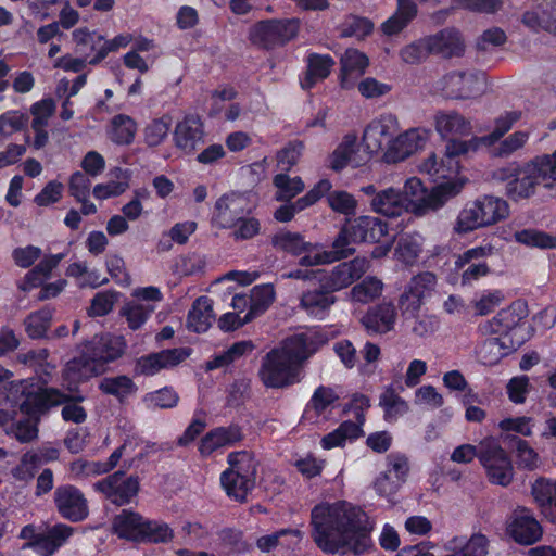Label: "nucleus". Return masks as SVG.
<instances>
[{
  "label": "nucleus",
  "instance_id": "obj_1",
  "mask_svg": "<svg viewBox=\"0 0 556 556\" xmlns=\"http://www.w3.org/2000/svg\"><path fill=\"white\" fill-rule=\"evenodd\" d=\"M311 523L314 542L326 553L361 555L371 546L374 525L362 508L351 503L316 505Z\"/></svg>",
  "mask_w": 556,
  "mask_h": 556
},
{
  "label": "nucleus",
  "instance_id": "obj_2",
  "mask_svg": "<svg viewBox=\"0 0 556 556\" xmlns=\"http://www.w3.org/2000/svg\"><path fill=\"white\" fill-rule=\"evenodd\" d=\"M126 349L123 336H94L79 348V355L67 362L62 378L70 391L104 372L106 364L119 358Z\"/></svg>",
  "mask_w": 556,
  "mask_h": 556
},
{
  "label": "nucleus",
  "instance_id": "obj_3",
  "mask_svg": "<svg viewBox=\"0 0 556 556\" xmlns=\"http://www.w3.org/2000/svg\"><path fill=\"white\" fill-rule=\"evenodd\" d=\"M314 350L304 334L293 336L276 349L269 351L262 359L258 376L267 388L279 389L291 386L299 380V368Z\"/></svg>",
  "mask_w": 556,
  "mask_h": 556
},
{
  "label": "nucleus",
  "instance_id": "obj_4",
  "mask_svg": "<svg viewBox=\"0 0 556 556\" xmlns=\"http://www.w3.org/2000/svg\"><path fill=\"white\" fill-rule=\"evenodd\" d=\"M63 387L70 394L63 393L55 388H39L36 391L27 390L25 381H21L11 387V394L13 392H21L22 399L16 401V405L21 412L28 416L35 415L41 410L48 409L52 406L63 404L62 417L65 421L81 424L87 418V413L78 403L84 400L80 394H74L64 384ZM77 389L75 390V392Z\"/></svg>",
  "mask_w": 556,
  "mask_h": 556
},
{
  "label": "nucleus",
  "instance_id": "obj_5",
  "mask_svg": "<svg viewBox=\"0 0 556 556\" xmlns=\"http://www.w3.org/2000/svg\"><path fill=\"white\" fill-rule=\"evenodd\" d=\"M515 177L506 184V194L513 201L527 200L540 188L551 190L556 186V150L518 166Z\"/></svg>",
  "mask_w": 556,
  "mask_h": 556
},
{
  "label": "nucleus",
  "instance_id": "obj_6",
  "mask_svg": "<svg viewBox=\"0 0 556 556\" xmlns=\"http://www.w3.org/2000/svg\"><path fill=\"white\" fill-rule=\"evenodd\" d=\"M509 204L494 195H483L467 203L458 213L454 231L466 235L477 229L493 226L509 216Z\"/></svg>",
  "mask_w": 556,
  "mask_h": 556
},
{
  "label": "nucleus",
  "instance_id": "obj_7",
  "mask_svg": "<svg viewBox=\"0 0 556 556\" xmlns=\"http://www.w3.org/2000/svg\"><path fill=\"white\" fill-rule=\"evenodd\" d=\"M464 185V180L444 181L427 192L418 177H410L406 179L401 191L402 197L408 202V211L417 216H422L442 207L451 198L460 192Z\"/></svg>",
  "mask_w": 556,
  "mask_h": 556
},
{
  "label": "nucleus",
  "instance_id": "obj_8",
  "mask_svg": "<svg viewBox=\"0 0 556 556\" xmlns=\"http://www.w3.org/2000/svg\"><path fill=\"white\" fill-rule=\"evenodd\" d=\"M469 151L473 150L468 140H447L444 154L439 156L430 153L418 165L419 172L428 175L433 181L464 180L466 182V179L457 177L460 168L458 157Z\"/></svg>",
  "mask_w": 556,
  "mask_h": 556
},
{
  "label": "nucleus",
  "instance_id": "obj_9",
  "mask_svg": "<svg viewBox=\"0 0 556 556\" xmlns=\"http://www.w3.org/2000/svg\"><path fill=\"white\" fill-rule=\"evenodd\" d=\"M479 462L491 484L508 486L515 476L513 462L497 439L484 438L480 441Z\"/></svg>",
  "mask_w": 556,
  "mask_h": 556
},
{
  "label": "nucleus",
  "instance_id": "obj_10",
  "mask_svg": "<svg viewBox=\"0 0 556 556\" xmlns=\"http://www.w3.org/2000/svg\"><path fill=\"white\" fill-rule=\"evenodd\" d=\"M438 90L450 99L467 100L482 96L486 90L485 76L475 71H452L438 83Z\"/></svg>",
  "mask_w": 556,
  "mask_h": 556
},
{
  "label": "nucleus",
  "instance_id": "obj_11",
  "mask_svg": "<svg viewBox=\"0 0 556 556\" xmlns=\"http://www.w3.org/2000/svg\"><path fill=\"white\" fill-rule=\"evenodd\" d=\"M299 29L298 18L265 20L251 27L250 39L256 46L273 49L294 39Z\"/></svg>",
  "mask_w": 556,
  "mask_h": 556
},
{
  "label": "nucleus",
  "instance_id": "obj_12",
  "mask_svg": "<svg viewBox=\"0 0 556 556\" xmlns=\"http://www.w3.org/2000/svg\"><path fill=\"white\" fill-rule=\"evenodd\" d=\"M370 268V263L365 257H355L336 265L330 271H321L318 281L320 288L328 292H338L346 289L357 281Z\"/></svg>",
  "mask_w": 556,
  "mask_h": 556
},
{
  "label": "nucleus",
  "instance_id": "obj_13",
  "mask_svg": "<svg viewBox=\"0 0 556 556\" xmlns=\"http://www.w3.org/2000/svg\"><path fill=\"white\" fill-rule=\"evenodd\" d=\"M496 249L491 243L476 245L464 251L455 260V268L464 269L462 273V285L469 286L490 273V266L485 258L494 255Z\"/></svg>",
  "mask_w": 556,
  "mask_h": 556
},
{
  "label": "nucleus",
  "instance_id": "obj_14",
  "mask_svg": "<svg viewBox=\"0 0 556 556\" xmlns=\"http://www.w3.org/2000/svg\"><path fill=\"white\" fill-rule=\"evenodd\" d=\"M400 131L395 115L383 113L369 122L363 132V143L369 153H384L393 137Z\"/></svg>",
  "mask_w": 556,
  "mask_h": 556
},
{
  "label": "nucleus",
  "instance_id": "obj_15",
  "mask_svg": "<svg viewBox=\"0 0 556 556\" xmlns=\"http://www.w3.org/2000/svg\"><path fill=\"white\" fill-rule=\"evenodd\" d=\"M527 316V304L522 301H515L498 311L491 319L482 321L478 326L477 332L480 337L497 336L503 338L518 327Z\"/></svg>",
  "mask_w": 556,
  "mask_h": 556
},
{
  "label": "nucleus",
  "instance_id": "obj_16",
  "mask_svg": "<svg viewBox=\"0 0 556 556\" xmlns=\"http://www.w3.org/2000/svg\"><path fill=\"white\" fill-rule=\"evenodd\" d=\"M429 135L430 131L425 128H410L404 132H397L390 146L386 148L382 154L383 161L389 164L405 161L426 146Z\"/></svg>",
  "mask_w": 556,
  "mask_h": 556
},
{
  "label": "nucleus",
  "instance_id": "obj_17",
  "mask_svg": "<svg viewBox=\"0 0 556 556\" xmlns=\"http://www.w3.org/2000/svg\"><path fill=\"white\" fill-rule=\"evenodd\" d=\"M506 535L520 545L536 543L543 529L533 514L527 508L516 509L506 521Z\"/></svg>",
  "mask_w": 556,
  "mask_h": 556
},
{
  "label": "nucleus",
  "instance_id": "obj_18",
  "mask_svg": "<svg viewBox=\"0 0 556 556\" xmlns=\"http://www.w3.org/2000/svg\"><path fill=\"white\" fill-rule=\"evenodd\" d=\"M93 488L104 494L113 504L126 505L137 495L139 481L132 476H126L122 471H116L96 482Z\"/></svg>",
  "mask_w": 556,
  "mask_h": 556
},
{
  "label": "nucleus",
  "instance_id": "obj_19",
  "mask_svg": "<svg viewBox=\"0 0 556 556\" xmlns=\"http://www.w3.org/2000/svg\"><path fill=\"white\" fill-rule=\"evenodd\" d=\"M248 195L230 192L222 195L215 203L213 223L219 228H231L252 211Z\"/></svg>",
  "mask_w": 556,
  "mask_h": 556
},
{
  "label": "nucleus",
  "instance_id": "obj_20",
  "mask_svg": "<svg viewBox=\"0 0 556 556\" xmlns=\"http://www.w3.org/2000/svg\"><path fill=\"white\" fill-rule=\"evenodd\" d=\"M437 286V277L430 271L414 276L399 299L403 314L415 315L424 304L425 299L431 295Z\"/></svg>",
  "mask_w": 556,
  "mask_h": 556
},
{
  "label": "nucleus",
  "instance_id": "obj_21",
  "mask_svg": "<svg viewBox=\"0 0 556 556\" xmlns=\"http://www.w3.org/2000/svg\"><path fill=\"white\" fill-rule=\"evenodd\" d=\"M54 503L60 515L77 522L87 518L88 503L83 492L74 485H61L54 492Z\"/></svg>",
  "mask_w": 556,
  "mask_h": 556
},
{
  "label": "nucleus",
  "instance_id": "obj_22",
  "mask_svg": "<svg viewBox=\"0 0 556 556\" xmlns=\"http://www.w3.org/2000/svg\"><path fill=\"white\" fill-rule=\"evenodd\" d=\"M388 468L381 472L374 482V488L380 496H391L399 491L406 481L409 471L407 458L403 455L388 456Z\"/></svg>",
  "mask_w": 556,
  "mask_h": 556
},
{
  "label": "nucleus",
  "instance_id": "obj_23",
  "mask_svg": "<svg viewBox=\"0 0 556 556\" xmlns=\"http://www.w3.org/2000/svg\"><path fill=\"white\" fill-rule=\"evenodd\" d=\"M189 354V350L177 348L141 356L136 363V370L140 375L153 376L162 369H167L180 364Z\"/></svg>",
  "mask_w": 556,
  "mask_h": 556
},
{
  "label": "nucleus",
  "instance_id": "obj_24",
  "mask_svg": "<svg viewBox=\"0 0 556 556\" xmlns=\"http://www.w3.org/2000/svg\"><path fill=\"white\" fill-rule=\"evenodd\" d=\"M273 243L275 247L289 252L293 255L301 256L299 264L301 266H317L320 263H313L312 256H315L319 252V244H313L304 241L300 233L295 232H279L274 239Z\"/></svg>",
  "mask_w": 556,
  "mask_h": 556
},
{
  "label": "nucleus",
  "instance_id": "obj_25",
  "mask_svg": "<svg viewBox=\"0 0 556 556\" xmlns=\"http://www.w3.org/2000/svg\"><path fill=\"white\" fill-rule=\"evenodd\" d=\"M72 39L75 51L85 58H89V64H98L105 58L104 36L88 27H79L73 30Z\"/></svg>",
  "mask_w": 556,
  "mask_h": 556
},
{
  "label": "nucleus",
  "instance_id": "obj_26",
  "mask_svg": "<svg viewBox=\"0 0 556 556\" xmlns=\"http://www.w3.org/2000/svg\"><path fill=\"white\" fill-rule=\"evenodd\" d=\"M397 312L392 301H383L369 308L362 318V324L370 333L383 334L391 331L396 323Z\"/></svg>",
  "mask_w": 556,
  "mask_h": 556
},
{
  "label": "nucleus",
  "instance_id": "obj_27",
  "mask_svg": "<svg viewBox=\"0 0 556 556\" xmlns=\"http://www.w3.org/2000/svg\"><path fill=\"white\" fill-rule=\"evenodd\" d=\"M203 125L199 116L187 115L177 123L173 139L175 146L186 153L193 152L203 142Z\"/></svg>",
  "mask_w": 556,
  "mask_h": 556
},
{
  "label": "nucleus",
  "instance_id": "obj_28",
  "mask_svg": "<svg viewBox=\"0 0 556 556\" xmlns=\"http://www.w3.org/2000/svg\"><path fill=\"white\" fill-rule=\"evenodd\" d=\"M369 66L368 56L357 49L349 48L340 58V86L349 90L355 86L356 79L362 76Z\"/></svg>",
  "mask_w": 556,
  "mask_h": 556
},
{
  "label": "nucleus",
  "instance_id": "obj_29",
  "mask_svg": "<svg viewBox=\"0 0 556 556\" xmlns=\"http://www.w3.org/2000/svg\"><path fill=\"white\" fill-rule=\"evenodd\" d=\"M434 128L443 139L469 136L472 131L471 121L457 111H439L434 115Z\"/></svg>",
  "mask_w": 556,
  "mask_h": 556
},
{
  "label": "nucleus",
  "instance_id": "obj_30",
  "mask_svg": "<svg viewBox=\"0 0 556 556\" xmlns=\"http://www.w3.org/2000/svg\"><path fill=\"white\" fill-rule=\"evenodd\" d=\"M357 243H376L388 235V225L378 217L362 215L346 222Z\"/></svg>",
  "mask_w": 556,
  "mask_h": 556
},
{
  "label": "nucleus",
  "instance_id": "obj_31",
  "mask_svg": "<svg viewBox=\"0 0 556 556\" xmlns=\"http://www.w3.org/2000/svg\"><path fill=\"white\" fill-rule=\"evenodd\" d=\"M243 440L240 427H218L207 432L200 441L199 452L202 456H210L219 448L230 447Z\"/></svg>",
  "mask_w": 556,
  "mask_h": 556
},
{
  "label": "nucleus",
  "instance_id": "obj_32",
  "mask_svg": "<svg viewBox=\"0 0 556 556\" xmlns=\"http://www.w3.org/2000/svg\"><path fill=\"white\" fill-rule=\"evenodd\" d=\"M354 244H357V242L356 240H353L351 229L345 223L334 238L331 244L332 249L330 251L324 250L319 244L318 254L312 256L314 260L313 263H320V265H324L348 258L355 253Z\"/></svg>",
  "mask_w": 556,
  "mask_h": 556
},
{
  "label": "nucleus",
  "instance_id": "obj_33",
  "mask_svg": "<svg viewBox=\"0 0 556 556\" xmlns=\"http://www.w3.org/2000/svg\"><path fill=\"white\" fill-rule=\"evenodd\" d=\"M407 203L402 197V191L393 187L379 190V194H375V199L369 201L370 208L375 213L389 218L408 213Z\"/></svg>",
  "mask_w": 556,
  "mask_h": 556
},
{
  "label": "nucleus",
  "instance_id": "obj_34",
  "mask_svg": "<svg viewBox=\"0 0 556 556\" xmlns=\"http://www.w3.org/2000/svg\"><path fill=\"white\" fill-rule=\"evenodd\" d=\"M443 556H488L489 540L482 533H473L470 538L455 536L445 545Z\"/></svg>",
  "mask_w": 556,
  "mask_h": 556
},
{
  "label": "nucleus",
  "instance_id": "obj_35",
  "mask_svg": "<svg viewBox=\"0 0 556 556\" xmlns=\"http://www.w3.org/2000/svg\"><path fill=\"white\" fill-rule=\"evenodd\" d=\"M531 494L542 515L556 525V480L536 479L532 483Z\"/></svg>",
  "mask_w": 556,
  "mask_h": 556
},
{
  "label": "nucleus",
  "instance_id": "obj_36",
  "mask_svg": "<svg viewBox=\"0 0 556 556\" xmlns=\"http://www.w3.org/2000/svg\"><path fill=\"white\" fill-rule=\"evenodd\" d=\"M339 400L332 388L320 386L315 391L307 405L305 415L315 422L327 420Z\"/></svg>",
  "mask_w": 556,
  "mask_h": 556
},
{
  "label": "nucleus",
  "instance_id": "obj_37",
  "mask_svg": "<svg viewBox=\"0 0 556 556\" xmlns=\"http://www.w3.org/2000/svg\"><path fill=\"white\" fill-rule=\"evenodd\" d=\"M555 12L554 4H540L525 11L521 15V23L531 33L546 31L554 34V29H556L554 25Z\"/></svg>",
  "mask_w": 556,
  "mask_h": 556
},
{
  "label": "nucleus",
  "instance_id": "obj_38",
  "mask_svg": "<svg viewBox=\"0 0 556 556\" xmlns=\"http://www.w3.org/2000/svg\"><path fill=\"white\" fill-rule=\"evenodd\" d=\"M330 292L321 290H308L300 298V308L308 316L324 319L330 307L334 304L336 298Z\"/></svg>",
  "mask_w": 556,
  "mask_h": 556
},
{
  "label": "nucleus",
  "instance_id": "obj_39",
  "mask_svg": "<svg viewBox=\"0 0 556 556\" xmlns=\"http://www.w3.org/2000/svg\"><path fill=\"white\" fill-rule=\"evenodd\" d=\"M146 519L136 511L124 509L113 519L112 527L114 533L119 538L139 541L142 536Z\"/></svg>",
  "mask_w": 556,
  "mask_h": 556
},
{
  "label": "nucleus",
  "instance_id": "obj_40",
  "mask_svg": "<svg viewBox=\"0 0 556 556\" xmlns=\"http://www.w3.org/2000/svg\"><path fill=\"white\" fill-rule=\"evenodd\" d=\"M432 53L444 56L458 55L464 51V40L460 33L454 28H446L435 35L428 36Z\"/></svg>",
  "mask_w": 556,
  "mask_h": 556
},
{
  "label": "nucleus",
  "instance_id": "obj_41",
  "mask_svg": "<svg viewBox=\"0 0 556 556\" xmlns=\"http://www.w3.org/2000/svg\"><path fill=\"white\" fill-rule=\"evenodd\" d=\"M334 65L329 54L311 53L307 56V72L301 80L303 89H311L316 83L326 79Z\"/></svg>",
  "mask_w": 556,
  "mask_h": 556
},
{
  "label": "nucleus",
  "instance_id": "obj_42",
  "mask_svg": "<svg viewBox=\"0 0 556 556\" xmlns=\"http://www.w3.org/2000/svg\"><path fill=\"white\" fill-rule=\"evenodd\" d=\"M214 319L212 300L207 296H200L188 313L187 327L198 333L205 332Z\"/></svg>",
  "mask_w": 556,
  "mask_h": 556
},
{
  "label": "nucleus",
  "instance_id": "obj_43",
  "mask_svg": "<svg viewBox=\"0 0 556 556\" xmlns=\"http://www.w3.org/2000/svg\"><path fill=\"white\" fill-rule=\"evenodd\" d=\"M520 118V111L504 112L495 119V127L490 135L483 137H472L468 140V142L472 147L473 151L477 150L481 144L491 146L500 140L505 134H507Z\"/></svg>",
  "mask_w": 556,
  "mask_h": 556
},
{
  "label": "nucleus",
  "instance_id": "obj_44",
  "mask_svg": "<svg viewBox=\"0 0 556 556\" xmlns=\"http://www.w3.org/2000/svg\"><path fill=\"white\" fill-rule=\"evenodd\" d=\"M417 7L413 0H397V9L381 28L383 34L393 36L402 31L416 16Z\"/></svg>",
  "mask_w": 556,
  "mask_h": 556
},
{
  "label": "nucleus",
  "instance_id": "obj_45",
  "mask_svg": "<svg viewBox=\"0 0 556 556\" xmlns=\"http://www.w3.org/2000/svg\"><path fill=\"white\" fill-rule=\"evenodd\" d=\"M363 429L359 424L344 421L337 429L324 435L320 440V446L324 450L343 447L346 443L353 442L363 435Z\"/></svg>",
  "mask_w": 556,
  "mask_h": 556
},
{
  "label": "nucleus",
  "instance_id": "obj_46",
  "mask_svg": "<svg viewBox=\"0 0 556 556\" xmlns=\"http://www.w3.org/2000/svg\"><path fill=\"white\" fill-rule=\"evenodd\" d=\"M379 407L387 422H395L409 410L408 403L392 387H388L379 396Z\"/></svg>",
  "mask_w": 556,
  "mask_h": 556
},
{
  "label": "nucleus",
  "instance_id": "obj_47",
  "mask_svg": "<svg viewBox=\"0 0 556 556\" xmlns=\"http://www.w3.org/2000/svg\"><path fill=\"white\" fill-rule=\"evenodd\" d=\"M424 239L419 233H405L400 237L395 250V258L405 264L414 265L422 250Z\"/></svg>",
  "mask_w": 556,
  "mask_h": 556
},
{
  "label": "nucleus",
  "instance_id": "obj_48",
  "mask_svg": "<svg viewBox=\"0 0 556 556\" xmlns=\"http://www.w3.org/2000/svg\"><path fill=\"white\" fill-rule=\"evenodd\" d=\"M384 283L376 276H367L361 282L352 287L349 296L352 302L367 304L380 298Z\"/></svg>",
  "mask_w": 556,
  "mask_h": 556
},
{
  "label": "nucleus",
  "instance_id": "obj_49",
  "mask_svg": "<svg viewBox=\"0 0 556 556\" xmlns=\"http://www.w3.org/2000/svg\"><path fill=\"white\" fill-rule=\"evenodd\" d=\"M482 341L476 349L479 362L486 366L497 364L507 353V346L497 336L481 337Z\"/></svg>",
  "mask_w": 556,
  "mask_h": 556
},
{
  "label": "nucleus",
  "instance_id": "obj_50",
  "mask_svg": "<svg viewBox=\"0 0 556 556\" xmlns=\"http://www.w3.org/2000/svg\"><path fill=\"white\" fill-rule=\"evenodd\" d=\"M275 289L270 283L255 286L250 293V309L245 314V321H251L263 314L275 301Z\"/></svg>",
  "mask_w": 556,
  "mask_h": 556
},
{
  "label": "nucleus",
  "instance_id": "obj_51",
  "mask_svg": "<svg viewBox=\"0 0 556 556\" xmlns=\"http://www.w3.org/2000/svg\"><path fill=\"white\" fill-rule=\"evenodd\" d=\"M356 151L357 136L355 134L345 135L334 151L329 155V167L334 172L342 170L352 161Z\"/></svg>",
  "mask_w": 556,
  "mask_h": 556
},
{
  "label": "nucleus",
  "instance_id": "obj_52",
  "mask_svg": "<svg viewBox=\"0 0 556 556\" xmlns=\"http://www.w3.org/2000/svg\"><path fill=\"white\" fill-rule=\"evenodd\" d=\"M63 254H55L45 257L34 269L28 271L24 280L20 283V289L28 291L34 287H37L46 279L50 273L59 265L63 258Z\"/></svg>",
  "mask_w": 556,
  "mask_h": 556
},
{
  "label": "nucleus",
  "instance_id": "obj_53",
  "mask_svg": "<svg viewBox=\"0 0 556 556\" xmlns=\"http://www.w3.org/2000/svg\"><path fill=\"white\" fill-rule=\"evenodd\" d=\"M220 483L229 497L242 502L254 488L255 480L241 478V476L236 477L232 471H223L220 475Z\"/></svg>",
  "mask_w": 556,
  "mask_h": 556
},
{
  "label": "nucleus",
  "instance_id": "obj_54",
  "mask_svg": "<svg viewBox=\"0 0 556 556\" xmlns=\"http://www.w3.org/2000/svg\"><path fill=\"white\" fill-rule=\"evenodd\" d=\"M116 180L98 184L93 188V195L99 200H105L124 193L129 188V175L126 170L116 167L111 172Z\"/></svg>",
  "mask_w": 556,
  "mask_h": 556
},
{
  "label": "nucleus",
  "instance_id": "obj_55",
  "mask_svg": "<svg viewBox=\"0 0 556 556\" xmlns=\"http://www.w3.org/2000/svg\"><path fill=\"white\" fill-rule=\"evenodd\" d=\"M228 469L225 471H232L236 477L254 479L256 477L257 463L252 453L248 451L231 452L227 456Z\"/></svg>",
  "mask_w": 556,
  "mask_h": 556
},
{
  "label": "nucleus",
  "instance_id": "obj_56",
  "mask_svg": "<svg viewBox=\"0 0 556 556\" xmlns=\"http://www.w3.org/2000/svg\"><path fill=\"white\" fill-rule=\"evenodd\" d=\"M137 132V123L128 115L119 114L112 118L110 139L116 144H130Z\"/></svg>",
  "mask_w": 556,
  "mask_h": 556
},
{
  "label": "nucleus",
  "instance_id": "obj_57",
  "mask_svg": "<svg viewBox=\"0 0 556 556\" xmlns=\"http://www.w3.org/2000/svg\"><path fill=\"white\" fill-rule=\"evenodd\" d=\"M302 533L296 529H281L275 533L257 539L256 546L263 553H268L278 545L291 546L300 542Z\"/></svg>",
  "mask_w": 556,
  "mask_h": 556
},
{
  "label": "nucleus",
  "instance_id": "obj_58",
  "mask_svg": "<svg viewBox=\"0 0 556 556\" xmlns=\"http://www.w3.org/2000/svg\"><path fill=\"white\" fill-rule=\"evenodd\" d=\"M254 344L251 340L239 341L233 343L228 350L215 355L213 359L206 363L208 370L228 366L244 355L252 353Z\"/></svg>",
  "mask_w": 556,
  "mask_h": 556
},
{
  "label": "nucleus",
  "instance_id": "obj_59",
  "mask_svg": "<svg viewBox=\"0 0 556 556\" xmlns=\"http://www.w3.org/2000/svg\"><path fill=\"white\" fill-rule=\"evenodd\" d=\"M99 389L105 393L117 397L119 401L127 399L137 391V386L127 376H115L103 378Z\"/></svg>",
  "mask_w": 556,
  "mask_h": 556
},
{
  "label": "nucleus",
  "instance_id": "obj_60",
  "mask_svg": "<svg viewBox=\"0 0 556 556\" xmlns=\"http://www.w3.org/2000/svg\"><path fill=\"white\" fill-rule=\"evenodd\" d=\"M172 127V117L163 115L149 122L143 128L144 142L149 147H157L167 138Z\"/></svg>",
  "mask_w": 556,
  "mask_h": 556
},
{
  "label": "nucleus",
  "instance_id": "obj_61",
  "mask_svg": "<svg viewBox=\"0 0 556 556\" xmlns=\"http://www.w3.org/2000/svg\"><path fill=\"white\" fill-rule=\"evenodd\" d=\"M154 309L155 306L152 304L131 301L122 307L121 315L126 318L130 329L137 330L148 320Z\"/></svg>",
  "mask_w": 556,
  "mask_h": 556
},
{
  "label": "nucleus",
  "instance_id": "obj_62",
  "mask_svg": "<svg viewBox=\"0 0 556 556\" xmlns=\"http://www.w3.org/2000/svg\"><path fill=\"white\" fill-rule=\"evenodd\" d=\"M179 396L177 392L169 387H164L156 391L147 393L142 402L149 409H168L178 404Z\"/></svg>",
  "mask_w": 556,
  "mask_h": 556
},
{
  "label": "nucleus",
  "instance_id": "obj_63",
  "mask_svg": "<svg viewBox=\"0 0 556 556\" xmlns=\"http://www.w3.org/2000/svg\"><path fill=\"white\" fill-rule=\"evenodd\" d=\"M504 299L501 290H484L471 301V306L477 316H485L500 306Z\"/></svg>",
  "mask_w": 556,
  "mask_h": 556
},
{
  "label": "nucleus",
  "instance_id": "obj_64",
  "mask_svg": "<svg viewBox=\"0 0 556 556\" xmlns=\"http://www.w3.org/2000/svg\"><path fill=\"white\" fill-rule=\"evenodd\" d=\"M52 320V311L42 308L30 314L25 320L27 334L33 339L42 338L49 329Z\"/></svg>",
  "mask_w": 556,
  "mask_h": 556
}]
</instances>
